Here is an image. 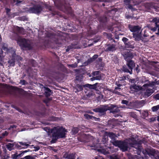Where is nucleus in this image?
<instances>
[{
  "label": "nucleus",
  "instance_id": "nucleus-64",
  "mask_svg": "<svg viewBox=\"0 0 159 159\" xmlns=\"http://www.w3.org/2000/svg\"><path fill=\"white\" fill-rule=\"evenodd\" d=\"M16 147L17 148H19V149H21V148H20L21 146L20 145H19L16 144Z\"/></svg>",
  "mask_w": 159,
  "mask_h": 159
},
{
  "label": "nucleus",
  "instance_id": "nucleus-42",
  "mask_svg": "<svg viewBox=\"0 0 159 159\" xmlns=\"http://www.w3.org/2000/svg\"><path fill=\"white\" fill-rule=\"evenodd\" d=\"M100 72L99 71H96L93 72L92 73V75L94 76L98 75Z\"/></svg>",
  "mask_w": 159,
  "mask_h": 159
},
{
  "label": "nucleus",
  "instance_id": "nucleus-17",
  "mask_svg": "<svg viewBox=\"0 0 159 159\" xmlns=\"http://www.w3.org/2000/svg\"><path fill=\"white\" fill-rule=\"evenodd\" d=\"M14 33L16 34H22L24 32V29L23 27H19L18 26H14L13 29Z\"/></svg>",
  "mask_w": 159,
  "mask_h": 159
},
{
  "label": "nucleus",
  "instance_id": "nucleus-50",
  "mask_svg": "<svg viewBox=\"0 0 159 159\" xmlns=\"http://www.w3.org/2000/svg\"><path fill=\"white\" fill-rule=\"evenodd\" d=\"M98 57V55L97 54H96L94 55L92 57V58L93 61H94Z\"/></svg>",
  "mask_w": 159,
  "mask_h": 159
},
{
  "label": "nucleus",
  "instance_id": "nucleus-20",
  "mask_svg": "<svg viewBox=\"0 0 159 159\" xmlns=\"http://www.w3.org/2000/svg\"><path fill=\"white\" fill-rule=\"evenodd\" d=\"M127 61V65L128 66L129 70H131V72L132 71V69L133 67L135 66V63L134 61L131 60H129Z\"/></svg>",
  "mask_w": 159,
  "mask_h": 159
},
{
  "label": "nucleus",
  "instance_id": "nucleus-21",
  "mask_svg": "<svg viewBox=\"0 0 159 159\" xmlns=\"http://www.w3.org/2000/svg\"><path fill=\"white\" fill-rule=\"evenodd\" d=\"M150 153H148V154L149 156H153L159 158V152L158 151H155L153 149H151L150 150Z\"/></svg>",
  "mask_w": 159,
  "mask_h": 159
},
{
  "label": "nucleus",
  "instance_id": "nucleus-25",
  "mask_svg": "<svg viewBox=\"0 0 159 159\" xmlns=\"http://www.w3.org/2000/svg\"><path fill=\"white\" fill-rule=\"evenodd\" d=\"M4 56L3 55V52L2 49H0V66L3 65L2 62L4 61Z\"/></svg>",
  "mask_w": 159,
  "mask_h": 159
},
{
  "label": "nucleus",
  "instance_id": "nucleus-47",
  "mask_svg": "<svg viewBox=\"0 0 159 159\" xmlns=\"http://www.w3.org/2000/svg\"><path fill=\"white\" fill-rule=\"evenodd\" d=\"M107 141V138L106 137V136H103L102 140V141L103 142V143H105Z\"/></svg>",
  "mask_w": 159,
  "mask_h": 159
},
{
  "label": "nucleus",
  "instance_id": "nucleus-38",
  "mask_svg": "<svg viewBox=\"0 0 159 159\" xmlns=\"http://www.w3.org/2000/svg\"><path fill=\"white\" fill-rule=\"evenodd\" d=\"M159 109V105L155 106L152 108V110L153 112L156 111Z\"/></svg>",
  "mask_w": 159,
  "mask_h": 159
},
{
  "label": "nucleus",
  "instance_id": "nucleus-6",
  "mask_svg": "<svg viewBox=\"0 0 159 159\" xmlns=\"http://www.w3.org/2000/svg\"><path fill=\"white\" fill-rule=\"evenodd\" d=\"M15 40L17 41L18 43L19 42L20 43L19 45L21 48H26L29 50H30L32 49L33 47L29 41V40L26 39L19 38L17 39H15Z\"/></svg>",
  "mask_w": 159,
  "mask_h": 159
},
{
  "label": "nucleus",
  "instance_id": "nucleus-63",
  "mask_svg": "<svg viewBox=\"0 0 159 159\" xmlns=\"http://www.w3.org/2000/svg\"><path fill=\"white\" fill-rule=\"evenodd\" d=\"M13 88L11 89H23L21 88H14L13 87H12Z\"/></svg>",
  "mask_w": 159,
  "mask_h": 159
},
{
  "label": "nucleus",
  "instance_id": "nucleus-13",
  "mask_svg": "<svg viewBox=\"0 0 159 159\" xmlns=\"http://www.w3.org/2000/svg\"><path fill=\"white\" fill-rule=\"evenodd\" d=\"M83 70L82 69H76L74 70V71L76 73L77 75L75 77L76 80L79 81H81L83 79V76L80 75V73L82 72Z\"/></svg>",
  "mask_w": 159,
  "mask_h": 159
},
{
  "label": "nucleus",
  "instance_id": "nucleus-54",
  "mask_svg": "<svg viewBox=\"0 0 159 159\" xmlns=\"http://www.w3.org/2000/svg\"><path fill=\"white\" fill-rule=\"evenodd\" d=\"M129 82L131 83H134V84L136 82L135 79H130L129 80Z\"/></svg>",
  "mask_w": 159,
  "mask_h": 159
},
{
  "label": "nucleus",
  "instance_id": "nucleus-43",
  "mask_svg": "<svg viewBox=\"0 0 159 159\" xmlns=\"http://www.w3.org/2000/svg\"><path fill=\"white\" fill-rule=\"evenodd\" d=\"M122 40L124 43V44H125L128 41L129 39L126 37H124L122 39Z\"/></svg>",
  "mask_w": 159,
  "mask_h": 159
},
{
  "label": "nucleus",
  "instance_id": "nucleus-55",
  "mask_svg": "<svg viewBox=\"0 0 159 159\" xmlns=\"http://www.w3.org/2000/svg\"><path fill=\"white\" fill-rule=\"evenodd\" d=\"M154 97L155 99L159 100V93L154 95Z\"/></svg>",
  "mask_w": 159,
  "mask_h": 159
},
{
  "label": "nucleus",
  "instance_id": "nucleus-14",
  "mask_svg": "<svg viewBox=\"0 0 159 159\" xmlns=\"http://www.w3.org/2000/svg\"><path fill=\"white\" fill-rule=\"evenodd\" d=\"M116 50V45L115 44L112 43L107 44L105 46L106 52H113Z\"/></svg>",
  "mask_w": 159,
  "mask_h": 159
},
{
  "label": "nucleus",
  "instance_id": "nucleus-46",
  "mask_svg": "<svg viewBox=\"0 0 159 159\" xmlns=\"http://www.w3.org/2000/svg\"><path fill=\"white\" fill-rule=\"evenodd\" d=\"M20 83L22 85H25L27 83V82L25 80H20Z\"/></svg>",
  "mask_w": 159,
  "mask_h": 159
},
{
  "label": "nucleus",
  "instance_id": "nucleus-16",
  "mask_svg": "<svg viewBox=\"0 0 159 159\" xmlns=\"http://www.w3.org/2000/svg\"><path fill=\"white\" fill-rule=\"evenodd\" d=\"M108 136L111 139L110 142L112 144L115 146L118 140H116V136L115 134L112 133H109L108 134Z\"/></svg>",
  "mask_w": 159,
  "mask_h": 159
},
{
  "label": "nucleus",
  "instance_id": "nucleus-48",
  "mask_svg": "<svg viewBox=\"0 0 159 159\" xmlns=\"http://www.w3.org/2000/svg\"><path fill=\"white\" fill-rule=\"evenodd\" d=\"M86 95L89 98L91 96H93V92L92 91H90L89 93H88V94H87Z\"/></svg>",
  "mask_w": 159,
  "mask_h": 159
},
{
  "label": "nucleus",
  "instance_id": "nucleus-33",
  "mask_svg": "<svg viewBox=\"0 0 159 159\" xmlns=\"http://www.w3.org/2000/svg\"><path fill=\"white\" fill-rule=\"evenodd\" d=\"M125 47L127 48H134V46L133 45L131 44V43L129 41L125 44Z\"/></svg>",
  "mask_w": 159,
  "mask_h": 159
},
{
  "label": "nucleus",
  "instance_id": "nucleus-10",
  "mask_svg": "<svg viewBox=\"0 0 159 159\" xmlns=\"http://www.w3.org/2000/svg\"><path fill=\"white\" fill-rule=\"evenodd\" d=\"M151 22L155 23V26L152 27L150 26L149 27L150 30L153 32H155L157 29L158 32L156 33V34L159 35V19L157 17H155L151 20Z\"/></svg>",
  "mask_w": 159,
  "mask_h": 159
},
{
  "label": "nucleus",
  "instance_id": "nucleus-28",
  "mask_svg": "<svg viewBox=\"0 0 159 159\" xmlns=\"http://www.w3.org/2000/svg\"><path fill=\"white\" fill-rule=\"evenodd\" d=\"M14 145L13 143H8L6 145V146L9 150L11 151L13 149Z\"/></svg>",
  "mask_w": 159,
  "mask_h": 159
},
{
  "label": "nucleus",
  "instance_id": "nucleus-2",
  "mask_svg": "<svg viewBox=\"0 0 159 159\" xmlns=\"http://www.w3.org/2000/svg\"><path fill=\"white\" fill-rule=\"evenodd\" d=\"M45 129H47L46 130L47 132L52 134L53 139L52 142L53 143H55L53 142L54 140L56 141L58 139L65 137L66 134V132H67L66 129L62 127H54L52 129H49L47 127Z\"/></svg>",
  "mask_w": 159,
  "mask_h": 159
},
{
  "label": "nucleus",
  "instance_id": "nucleus-3",
  "mask_svg": "<svg viewBox=\"0 0 159 159\" xmlns=\"http://www.w3.org/2000/svg\"><path fill=\"white\" fill-rule=\"evenodd\" d=\"M98 84V83H96L93 85L89 84L84 85L77 84L75 86L77 89H83L84 88L85 89H86V88H89L91 89H108L102 84H98V85H97Z\"/></svg>",
  "mask_w": 159,
  "mask_h": 159
},
{
  "label": "nucleus",
  "instance_id": "nucleus-29",
  "mask_svg": "<svg viewBox=\"0 0 159 159\" xmlns=\"http://www.w3.org/2000/svg\"><path fill=\"white\" fill-rule=\"evenodd\" d=\"M125 82V81H124V80L120 78V79L119 80L118 82H116V84L117 85L118 87H120L122 85V84L124 83Z\"/></svg>",
  "mask_w": 159,
  "mask_h": 159
},
{
  "label": "nucleus",
  "instance_id": "nucleus-35",
  "mask_svg": "<svg viewBox=\"0 0 159 159\" xmlns=\"http://www.w3.org/2000/svg\"><path fill=\"white\" fill-rule=\"evenodd\" d=\"M93 61V60L92 58H90L88 59L87 60V61L84 63V64L85 65H88Z\"/></svg>",
  "mask_w": 159,
  "mask_h": 159
},
{
  "label": "nucleus",
  "instance_id": "nucleus-62",
  "mask_svg": "<svg viewBox=\"0 0 159 159\" xmlns=\"http://www.w3.org/2000/svg\"><path fill=\"white\" fill-rule=\"evenodd\" d=\"M77 65H75L74 64H71L70 65V66L73 68H75L77 67Z\"/></svg>",
  "mask_w": 159,
  "mask_h": 159
},
{
  "label": "nucleus",
  "instance_id": "nucleus-5",
  "mask_svg": "<svg viewBox=\"0 0 159 159\" xmlns=\"http://www.w3.org/2000/svg\"><path fill=\"white\" fill-rule=\"evenodd\" d=\"M46 36L48 38V40L58 45L62 44L65 41V39H62V37L53 33L48 32L46 34Z\"/></svg>",
  "mask_w": 159,
  "mask_h": 159
},
{
  "label": "nucleus",
  "instance_id": "nucleus-31",
  "mask_svg": "<svg viewBox=\"0 0 159 159\" xmlns=\"http://www.w3.org/2000/svg\"><path fill=\"white\" fill-rule=\"evenodd\" d=\"M154 92L153 90H146V92H145V95L149 97Z\"/></svg>",
  "mask_w": 159,
  "mask_h": 159
},
{
  "label": "nucleus",
  "instance_id": "nucleus-40",
  "mask_svg": "<svg viewBox=\"0 0 159 159\" xmlns=\"http://www.w3.org/2000/svg\"><path fill=\"white\" fill-rule=\"evenodd\" d=\"M79 131L78 129L77 128H74L72 129L73 134H77Z\"/></svg>",
  "mask_w": 159,
  "mask_h": 159
},
{
  "label": "nucleus",
  "instance_id": "nucleus-53",
  "mask_svg": "<svg viewBox=\"0 0 159 159\" xmlns=\"http://www.w3.org/2000/svg\"><path fill=\"white\" fill-rule=\"evenodd\" d=\"M129 102L128 101L125 100H123L122 101V103L123 104H125L126 105H128V104Z\"/></svg>",
  "mask_w": 159,
  "mask_h": 159
},
{
  "label": "nucleus",
  "instance_id": "nucleus-37",
  "mask_svg": "<svg viewBox=\"0 0 159 159\" xmlns=\"http://www.w3.org/2000/svg\"><path fill=\"white\" fill-rule=\"evenodd\" d=\"M84 116L87 119H92V118H96L93 116H90L88 114H85L84 115Z\"/></svg>",
  "mask_w": 159,
  "mask_h": 159
},
{
  "label": "nucleus",
  "instance_id": "nucleus-11",
  "mask_svg": "<svg viewBox=\"0 0 159 159\" xmlns=\"http://www.w3.org/2000/svg\"><path fill=\"white\" fill-rule=\"evenodd\" d=\"M123 56L126 61L130 60L134 57L133 53L128 50L123 52Z\"/></svg>",
  "mask_w": 159,
  "mask_h": 159
},
{
  "label": "nucleus",
  "instance_id": "nucleus-52",
  "mask_svg": "<svg viewBox=\"0 0 159 159\" xmlns=\"http://www.w3.org/2000/svg\"><path fill=\"white\" fill-rule=\"evenodd\" d=\"M15 2H16V5H18L22 1H20V0H14Z\"/></svg>",
  "mask_w": 159,
  "mask_h": 159
},
{
  "label": "nucleus",
  "instance_id": "nucleus-41",
  "mask_svg": "<svg viewBox=\"0 0 159 159\" xmlns=\"http://www.w3.org/2000/svg\"><path fill=\"white\" fill-rule=\"evenodd\" d=\"M19 20L21 21H25L27 20V18L25 16H23L18 17Z\"/></svg>",
  "mask_w": 159,
  "mask_h": 159
},
{
  "label": "nucleus",
  "instance_id": "nucleus-56",
  "mask_svg": "<svg viewBox=\"0 0 159 159\" xmlns=\"http://www.w3.org/2000/svg\"><path fill=\"white\" fill-rule=\"evenodd\" d=\"M10 157L9 156L7 155L4 156L1 159H8Z\"/></svg>",
  "mask_w": 159,
  "mask_h": 159
},
{
  "label": "nucleus",
  "instance_id": "nucleus-4",
  "mask_svg": "<svg viewBox=\"0 0 159 159\" xmlns=\"http://www.w3.org/2000/svg\"><path fill=\"white\" fill-rule=\"evenodd\" d=\"M55 6L60 10L69 11L71 9L66 0H53Z\"/></svg>",
  "mask_w": 159,
  "mask_h": 159
},
{
  "label": "nucleus",
  "instance_id": "nucleus-27",
  "mask_svg": "<svg viewBox=\"0 0 159 159\" xmlns=\"http://www.w3.org/2000/svg\"><path fill=\"white\" fill-rule=\"evenodd\" d=\"M76 44L74 43H71L70 45L67 46V48L66 49V52H69L70 50L76 48Z\"/></svg>",
  "mask_w": 159,
  "mask_h": 159
},
{
  "label": "nucleus",
  "instance_id": "nucleus-49",
  "mask_svg": "<svg viewBox=\"0 0 159 159\" xmlns=\"http://www.w3.org/2000/svg\"><path fill=\"white\" fill-rule=\"evenodd\" d=\"M95 77V80H100L101 79V76L100 75H98Z\"/></svg>",
  "mask_w": 159,
  "mask_h": 159
},
{
  "label": "nucleus",
  "instance_id": "nucleus-8",
  "mask_svg": "<svg viewBox=\"0 0 159 159\" xmlns=\"http://www.w3.org/2000/svg\"><path fill=\"white\" fill-rule=\"evenodd\" d=\"M108 110V105H102L100 107L93 109V111L96 112H98L100 116L105 115L106 111Z\"/></svg>",
  "mask_w": 159,
  "mask_h": 159
},
{
  "label": "nucleus",
  "instance_id": "nucleus-45",
  "mask_svg": "<svg viewBox=\"0 0 159 159\" xmlns=\"http://www.w3.org/2000/svg\"><path fill=\"white\" fill-rule=\"evenodd\" d=\"M39 85H39L40 87L42 89L43 88H44V89H47V90L50 89L49 88H48V87H44V86L42 84H40Z\"/></svg>",
  "mask_w": 159,
  "mask_h": 159
},
{
  "label": "nucleus",
  "instance_id": "nucleus-57",
  "mask_svg": "<svg viewBox=\"0 0 159 159\" xmlns=\"http://www.w3.org/2000/svg\"><path fill=\"white\" fill-rule=\"evenodd\" d=\"M154 8L155 10V11H157L159 12V7L154 6Z\"/></svg>",
  "mask_w": 159,
  "mask_h": 159
},
{
  "label": "nucleus",
  "instance_id": "nucleus-15",
  "mask_svg": "<svg viewBox=\"0 0 159 159\" xmlns=\"http://www.w3.org/2000/svg\"><path fill=\"white\" fill-rule=\"evenodd\" d=\"M133 37L134 38L135 41H139L142 40L144 42L146 41L143 40V38L141 37V33H139V32L133 33Z\"/></svg>",
  "mask_w": 159,
  "mask_h": 159
},
{
  "label": "nucleus",
  "instance_id": "nucleus-1",
  "mask_svg": "<svg viewBox=\"0 0 159 159\" xmlns=\"http://www.w3.org/2000/svg\"><path fill=\"white\" fill-rule=\"evenodd\" d=\"M115 146L118 147L123 152L130 149L131 147L134 148L139 150L141 149V145L134 139L123 141L118 140Z\"/></svg>",
  "mask_w": 159,
  "mask_h": 159
},
{
  "label": "nucleus",
  "instance_id": "nucleus-23",
  "mask_svg": "<svg viewBox=\"0 0 159 159\" xmlns=\"http://www.w3.org/2000/svg\"><path fill=\"white\" fill-rule=\"evenodd\" d=\"M75 157L73 153L69 154L66 153L63 157V159H75Z\"/></svg>",
  "mask_w": 159,
  "mask_h": 159
},
{
  "label": "nucleus",
  "instance_id": "nucleus-9",
  "mask_svg": "<svg viewBox=\"0 0 159 159\" xmlns=\"http://www.w3.org/2000/svg\"><path fill=\"white\" fill-rule=\"evenodd\" d=\"M6 95L10 94L19 96L20 94L23 95L25 92L24 90H3Z\"/></svg>",
  "mask_w": 159,
  "mask_h": 159
},
{
  "label": "nucleus",
  "instance_id": "nucleus-30",
  "mask_svg": "<svg viewBox=\"0 0 159 159\" xmlns=\"http://www.w3.org/2000/svg\"><path fill=\"white\" fill-rule=\"evenodd\" d=\"M30 64L32 66L35 67L37 65V62L33 59H31L29 61Z\"/></svg>",
  "mask_w": 159,
  "mask_h": 159
},
{
  "label": "nucleus",
  "instance_id": "nucleus-51",
  "mask_svg": "<svg viewBox=\"0 0 159 159\" xmlns=\"http://www.w3.org/2000/svg\"><path fill=\"white\" fill-rule=\"evenodd\" d=\"M12 158L13 159H17V154H14L12 155Z\"/></svg>",
  "mask_w": 159,
  "mask_h": 159
},
{
  "label": "nucleus",
  "instance_id": "nucleus-32",
  "mask_svg": "<svg viewBox=\"0 0 159 159\" xmlns=\"http://www.w3.org/2000/svg\"><path fill=\"white\" fill-rule=\"evenodd\" d=\"M122 71L125 72L129 73L130 74H132V72L129 70L126 66H123L122 68Z\"/></svg>",
  "mask_w": 159,
  "mask_h": 159
},
{
  "label": "nucleus",
  "instance_id": "nucleus-36",
  "mask_svg": "<svg viewBox=\"0 0 159 159\" xmlns=\"http://www.w3.org/2000/svg\"><path fill=\"white\" fill-rule=\"evenodd\" d=\"M98 151L104 155L107 154L108 153V151L103 149H99Z\"/></svg>",
  "mask_w": 159,
  "mask_h": 159
},
{
  "label": "nucleus",
  "instance_id": "nucleus-44",
  "mask_svg": "<svg viewBox=\"0 0 159 159\" xmlns=\"http://www.w3.org/2000/svg\"><path fill=\"white\" fill-rule=\"evenodd\" d=\"M5 10H6V13L7 14V15H9L10 14H9V13L10 11L11 10L10 9L8 8H6Z\"/></svg>",
  "mask_w": 159,
  "mask_h": 159
},
{
  "label": "nucleus",
  "instance_id": "nucleus-26",
  "mask_svg": "<svg viewBox=\"0 0 159 159\" xmlns=\"http://www.w3.org/2000/svg\"><path fill=\"white\" fill-rule=\"evenodd\" d=\"M130 89H144L142 87H140V86L137 85L135 84L130 85Z\"/></svg>",
  "mask_w": 159,
  "mask_h": 159
},
{
  "label": "nucleus",
  "instance_id": "nucleus-58",
  "mask_svg": "<svg viewBox=\"0 0 159 159\" xmlns=\"http://www.w3.org/2000/svg\"><path fill=\"white\" fill-rule=\"evenodd\" d=\"M8 134V133L7 131H5V132L2 134V135L3 136H7Z\"/></svg>",
  "mask_w": 159,
  "mask_h": 159
},
{
  "label": "nucleus",
  "instance_id": "nucleus-18",
  "mask_svg": "<svg viewBox=\"0 0 159 159\" xmlns=\"http://www.w3.org/2000/svg\"><path fill=\"white\" fill-rule=\"evenodd\" d=\"M129 28L131 31L134 33L139 32L140 30V28L138 25L132 26L129 25Z\"/></svg>",
  "mask_w": 159,
  "mask_h": 159
},
{
  "label": "nucleus",
  "instance_id": "nucleus-7",
  "mask_svg": "<svg viewBox=\"0 0 159 159\" xmlns=\"http://www.w3.org/2000/svg\"><path fill=\"white\" fill-rule=\"evenodd\" d=\"M43 7L39 4L35 5L33 7H30L28 11L30 13L39 14L43 10Z\"/></svg>",
  "mask_w": 159,
  "mask_h": 159
},
{
  "label": "nucleus",
  "instance_id": "nucleus-34",
  "mask_svg": "<svg viewBox=\"0 0 159 159\" xmlns=\"http://www.w3.org/2000/svg\"><path fill=\"white\" fill-rule=\"evenodd\" d=\"M44 94L46 97L50 96L52 93V90H45Z\"/></svg>",
  "mask_w": 159,
  "mask_h": 159
},
{
  "label": "nucleus",
  "instance_id": "nucleus-19",
  "mask_svg": "<svg viewBox=\"0 0 159 159\" xmlns=\"http://www.w3.org/2000/svg\"><path fill=\"white\" fill-rule=\"evenodd\" d=\"M148 83L144 84L143 87L145 88L146 89H148V87H153L155 86L156 84V83L154 81H152L150 82L148 80Z\"/></svg>",
  "mask_w": 159,
  "mask_h": 159
},
{
  "label": "nucleus",
  "instance_id": "nucleus-59",
  "mask_svg": "<svg viewBox=\"0 0 159 159\" xmlns=\"http://www.w3.org/2000/svg\"><path fill=\"white\" fill-rule=\"evenodd\" d=\"M126 18L127 19H129L130 18H132L133 17L132 16L128 15L126 16Z\"/></svg>",
  "mask_w": 159,
  "mask_h": 159
},
{
  "label": "nucleus",
  "instance_id": "nucleus-22",
  "mask_svg": "<svg viewBox=\"0 0 159 159\" xmlns=\"http://www.w3.org/2000/svg\"><path fill=\"white\" fill-rule=\"evenodd\" d=\"M98 20L101 23H106L107 21L108 18L105 15L100 16L98 18Z\"/></svg>",
  "mask_w": 159,
  "mask_h": 159
},
{
  "label": "nucleus",
  "instance_id": "nucleus-61",
  "mask_svg": "<svg viewBox=\"0 0 159 159\" xmlns=\"http://www.w3.org/2000/svg\"><path fill=\"white\" fill-rule=\"evenodd\" d=\"M128 7L129 9H132L133 8V6L130 4H128Z\"/></svg>",
  "mask_w": 159,
  "mask_h": 159
},
{
  "label": "nucleus",
  "instance_id": "nucleus-24",
  "mask_svg": "<svg viewBox=\"0 0 159 159\" xmlns=\"http://www.w3.org/2000/svg\"><path fill=\"white\" fill-rule=\"evenodd\" d=\"M15 56L13 55L11 59L8 61V63L10 66H14L15 65Z\"/></svg>",
  "mask_w": 159,
  "mask_h": 159
},
{
  "label": "nucleus",
  "instance_id": "nucleus-60",
  "mask_svg": "<svg viewBox=\"0 0 159 159\" xmlns=\"http://www.w3.org/2000/svg\"><path fill=\"white\" fill-rule=\"evenodd\" d=\"M34 150L35 151H38L39 149L40 148L39 147H34Z\"/></svg>",
  "mask_w": 159,
  "mask_h": 159
},
{
  "label": "nucleus",
  "instance_id": "nucleus-12",
  "mask_svg": "<svg viewBox=\"0 0 159 159\" xmlns=\"http://www.w3.org/2000/svg\"><path fill=\"white\" fill-rule=\"evenodd\" d=\"M119 107H117L115 105L111 104L108 105V110H110V112L115 114L116 113H119L120 111Z\"/></svg>",
  "mask_w": 159,
  "mask_h": 159
},
{
  "label": "nucleus",
  "instance_id": "nucleus-39",
  "mask_svg": "<svg viewBox=\"0 0 159 159\" xmlns=\"http://www.w3.org/2000/svg\"><path fill=\"white\" fill-rule=\"evenodd\" d=\"M19 143L22 145L24 146L25 147H23V148H25L28 147L30 145L28 144H27L25 143H23L22 142H19Z\"/></svg>",
  "mask_w": 159,
  "mask_h": 159
}]
</instances>
